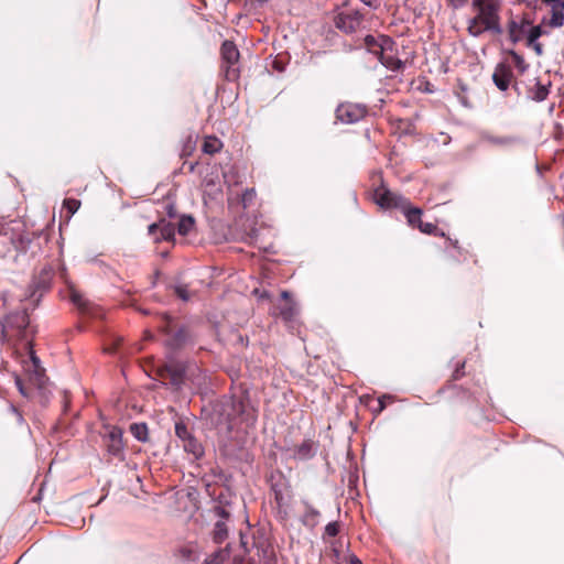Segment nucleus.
<instances>
[{
  "mask_svg": "<svg viewBox=\"0 0 564 564\" xmlns=\"http://www.w3.org/2000/svg\"><path fill=\"white\" fill-rule=\"evenodd\" d=\"M63 206L69 213V215H74L80 207V202L75 198H66L63 203Z\"/></svg>",
  "mask_w": 564,
  "mask_h": 564,
  "instance_id": "obj_36",
  "label": "nucleus"
},
{
  "mask_svg": "<svg viewBox=\"0 0 564 564\" xmlns=\"http://www.w3.org/2000/svg\"><path fill=\"white\" fill-rule=\"evenodd\" d=\"M501 0H471L475 15L468 20L467 31L473 37H479L485 32L500 34Z\"/></svg>",
  "mask_w": 564,
  "mask_h": 564,
  "instance_id": "obj_1",
  "label": "nucleus"
},
{
  "mask_svg": "<svg viewBox=\"0 0 564 564\" xmlns=\"http://www.w3.org/2000/svg\"><path fill=\"white\" fill-rule=\"evenodd\" d=\"M165 212L170 218H174L176 216V209L173 204H166Z\"/></svg>",
  "mask_w": 564,
  "mask_h": 564,
  "instance_id": "obj_46",
  "label": "nucleus"
},
{
  "mask_svg": "<svg viewBox=\"0 0 564 564\" xmlns=\"http://www.w3.org/2000/svg\"><path fill=\"white\" fill-rule=\"evenodd\" d=\"M212 538L216 544H221L228 538V527L225 521L217 520L215 522Z\"/></svg>",
  "mask_w": 564,
  "mask_h": 564,
  "instance_id": "obj_20",
  "label": "nucleus"
},
{
  "mask_svg": "<svg viewBox=\"0 0 564 564\" xmlns=\"http://www.w3.org/2000/svg\"><path fill=\"white\" fill-rule=\"evenodd\" d=\"M165 333V346L172 350H178L193 341V334L187 326H181L177 329H172L170 325L163 328Z\"/></svg>",
  "mask_w": 564,
  "mask_h": 564,
  "instance_id": "obj_9",
  "label": "nucleus"
},
{
  "mask_svg": "<svg viewBox=\"0 0 564 564\" xmlns=\"http://www.w3.org/2000/svg\"><path fill=\"white\" fill-rule=\"evenodd\" d=\"M364 4L369 8L377 9L380 6V0H360Z\"/></svg>",
  "mask_w": 564,
  "mask_h": 564,
  "instance_id": "obj_47",
  "label": "nucleus"
},
{
  "mask_svg": "<svg viewBox=\"0 0 564 564\" xmlns=\"http://www.w3.org/2000/svg\"><path fill=\"white\" fill-rule=\"evenodd\" d=\"M544 34V31L541 25L532 26L529 34L527 44L535 43Z\"/></svg>",
  "mask_w": 564,
  "mask_h": 564,
  "instance_id": "obj_35",
  "label": "nucleus"
},
{
  "mask_svg": "<svg viewBox=\"0 0 564 564\" xmlns=\"http://www.w3.org/2000/svg\"><path fill=\"white\" fill-rule=\"evenodd\" d=\"M221 67L228 80H235L239 77L238 62L240 53L236 44L231 41H225L220 47Z\"/></svg>",
  "mask_w": 564,
  "mask_h": 564,
  "instance_id": "obj_5",
  "label": "nucleus"
},
{
  "mask_svg": "<svg viewBox=\"0 0 564 564\" xmlns=\"http://www.w3.org/2000/svg\"><path fill=\"white\" fill-rule=\"evenodd\" d=\"M421 232L423 234H434L436 230H437V226L432 224V223H423V221H420L419 224V227Z\"/></svg>",
  "mask_w": 564,
  "mask_h": 564,
  "instance_id": "obj_39",
  "label": "nucleus"
},
{
  "mask_svg": "<svg viewBox=\"0 0 564 564\" xmlns=\"http://www.w3.org/2000/svg\"><path fill=\"white\" fill-rule=\"evenodd\" d=\"M185 452L191 453L195 458H200L204 455L202 444L192 435L183 442Z\"/></svg>",
  "mask_w": 564,
  "mask_h": 564,
  "instance_id": "obj_22",
  "label": "nucleus"
},
{
  "mask_svg": "<svg viewBox=\"0 0 564 564\" xmlns=\"http://www.w3.org/2000/svg\"><path fill=\"white\" fill-rule=\"evenodd\" d=\"M377 57L380 63L391 70H400L403 67V62L398 58L394 54L395 50L391 53V51H382Z\"/></svg>",
  "mask_w": 564,
  "mask_h": 564,
  "instance_id": "obj_17",
  "label": "nucleus"
},
{
  "mask_svg": "<svg viewBox=\"0 0 564 564\" xmlns=\"http://www.w3.org/2000/svg\"><path fill=\"white\" fill-rule=\"evenodd\" d=\"M554 6L557 8V10H562V12H564V0L557 1V3Z\"/></svg>",
  "mask_w": 564,
  "mask_h": 564,
  "instance_id": "obj_51",
  "label": "nucleus"
},
{
  "mask_svg": "<svg viewBox=\"0 0 564 564\" xmlns=\"http://www.w3.org/2000/svg\"><path fill=\"white\" fill-rule=\"evenodd\" d=\"M460 376H462V373H460V369H459V368H457V369L455 370V372H454V378H455V379H459V378H460Z\"/></svg>",
  "mask_w": 564,
  "mask_h": 564,
  "instance_id": "obj_53",
  "label": "nucleus"
},
{
  "mask_svg": "<svg viewBox=\"0 0 564 564\" xmlns=\"http://www.w3.org/2000/svg\"><path fill=\"white\" fill-rule=\"evenodd\" d=\"M551 28H561L564 25V12L557 10L555 6L552 7V17L549 21Z\"/></svg>",
  "mask_w": 564,
  "mask_h": 564,
  "instance_id": "obj_30",
  "label": "nucleus"
},
{
  "mask_svg": "<svg viewBox=\"0 0 564 564\" xmlns=\"http://www.w3.org/2000/svg\"><path fill=\"white\" fill-rule=\"evenodd\" d=\"M175 434L182 442L186 441L192 436L187 426L183 422H177L175 424Z\"/></svg>",
  "mask_w": 564,
  "mask_h": 564,
  "instance_id": "obj_34",
  "label": "nucleus"
},
{
  "mask_svg": "<svg viewBox=\"0 0 564 564\" xmlns=\"http://www.w3.org/2000/svg\"><path fill=\"white\" fill-rule=\"evenodd\" d=\"M15 384H17V388L19 389L20 393L23 397H28L29 395V393H28V391H26L22 380L19 377H17V379H15Z\"/></svg>",
  "mask_w": 564,
  "mask_h": 564,
  "instance_id": "obj_44",
  "label": "nucleus"
},
{
  "mask_svg": "<svg viewBox=\"0 0 564 564\" xmlns=\"http://www.w3.org/2000/svg\"><path fill=\"white\" fill-rule=\"evenodd\" d=\"M375 203L383 209H401L406 207L408 198L387 188L384 185L373 191Z\"/></svg>",
  "mask_w": 564,
  "mask_h": 564,
  "instance_id": "obj_8",
  "label": "nucleus"
},
{
  "mask_svg": "<svg viewBox=\"0 0 564 564\" xmlns=\"http://www.w3.org/2000/svg\"><path fill=\"white\" fill-rule=\"evenodd\" d=\"M529 47H532L538 56L543 54V46L540 42L535 41V43L527 44Z\"/></svg>",
  "mask_w": 564,
  "mask_h": 564,
  "instance_id": "obj_43",
  "label": "nucleus"
},
{
  "mask_svg": "<svg viewBox=\"0 0 564 564\" xmlns=\"http://www.w3.org/2000/svg\"><path fill=\"white\" fill-rule=\"evenodd\" d=\"M104 444L107 453L120 460L124 459V446L122 441V430L118 426H111L104 435Z\"/></svg>",
  "mask_w": 564,
  "mask_h": 564,
  "instance_id": "obj_10",
  "label": "nucleus"
},
{
  "mask_svg": "<svg viewBox=\"0 0 564 564\" xmlns=\"http://www.w3.org/2000/svg\"><path fill=\"white\" fill-rule=\"evenodd\" d=\"M160 230V223H153L148 227V234L154 236Z\"/></svg>",
  "mask_w": 564,
  "mask_h": 564,
  "instance_id": "obj_48",
  "label": "nucleus"
},
{
  "mask_svg": "<svg viewBox=\"0 0 564 564\" xmlns=\"http://www.w3.org/2000/svg\"><path fill=\"white\" fill-rule=\"evenodd\" d=\"M509 55L512 57L513 63H514L516 67L518 68V70L521 74H523L529 67V65L525 63L524 58L513 50L509 51Z\"/></svg>",
  "mask_w": 564,
  "mask_h": 564,
  "instance_id": "obj_31",
  "label": "nucleus"
},
{
  "mask_svg": "<svg viewBox=\"0 0 564 564\" xmlns=\"http://www.w3.org/2000/svg\"><path fill=\"white\" fill-rule=\"evenodd\" d=\"M30 319L26 308L8 314L2 321V336L7 341H25V346L31 349L30 339Z\"/></svg>",
  "mask_w": 564,
  "mask_h": 564,
  "instance_id": "obj_2",
  "label": "nucleus"
},
{
  "mask_svg": "<svg viewBox=\"0 0 564 564\" xmlns=\"http://www.w3.org/2000/svg\"><path fill=\"white\" fill-rule=\"evenodd\" d=\"M130 432L135 440L139 442H147L149 430L145 423H133L130 425Z\"/></svg>",
  "mask_w": 564,
  "mask_h": 564,
  "instance_id": "obj_26",
  "label": "nucleus"
},
{
  "mask_svg": "<svg viewBox=\"0 0 564 564\" xmlns=\"http://www.w3.org/2000/svg\"><path fill=\"white\" fill-rule=\"evenodd\" d=\"M271 490L274 494V501H275L276 506L279 508L284 507L286 505V499H285V496H284L282 489L280 488L279 484H273L271 486Z\"/></svg>",
  "mask_w": 564,
  "mask_h": 564,
  "instance_id": "obj_32",
  "label": "nucleus"
},
{
  "mask_svg": "<svg viewBox=\"0 0 564 564\" xmlns=\"http://www.w3.org/2000/svg\"><path fill=\"white\" fill-rule=\"evenodd\" d=\"M173 290L177 297H180L182 301L187 302L191 300L192 295L186 284H176L173 286Z\"/></svg>",
  "mask_w": 564,
  "mask_h": 564,
  "instance_id": "obj_33",
  "label": "nucleus"
},
{
  "mask_svg": "<svg viewBox=\"0 0 564 564\" xmlns=\"http://www.w3.org/2000/svg\"><path fill=\"white\" fill-rule=\"evenodd\" d=\"M54 278V269L51 264H45L32 279L24 300L32 301L36 305L43 294L51 288Z\"/></svg>",
  "mask_w": 564,
  "mask_h": 564,
  "instance_id": "obj_4",
  "label": "nucleus"
},
{
  "mask_svg": "<svg viewBox=\"0 0 564 564\" xmlns=\"http://www.w3.org/2000/svg\"><path fill=\"white\" fill-rule=\"evenodd\" d=\"M254 195H256V192L253 188L245 191V193L242 195V202H243L245 207L247 206V204H249L252 200Z\"/></svg>",
  "mask_w": 564,
  "mask_h": 564,
  "instance_id": "obj_41",
  "label": "nucleus"
},
{
  "mask_svg": "<svg viewBox=\"0 0 564 564\" xmlns=\"http://www.w3.org/2000/svg\"><path fill=\"white\" fill-rule=\"evenodd\" d=\"M365 46L369 53L378 56L382 51H394L395 42L389 35H367L364 40Z\"/></svg>",
  "mask_w": 564,
  "mask_h": 564,
  "instance_id": "obj_11",
  "label": "nucleus"
},
{
  "mask_svg": "<svg viewBox=\"0 0 564 564\" xmlns=\"http://www.w3.org/2000/svg\"><path fill=\"white\" fill-rule=\"evenodd\" d=\"M339 533V523L337 521L329 522L325 527L324 535L336 536Z\"/></svg>",
  "mask_w": 564,
  "mask_h": 564,
  "instance_id": "obj_37",
  "label": "nucleus"
},
{
  "mask_svg": "<svg viewBox=\"0 0 564 564\" xmlns=\"http://www.w3.org/2000/svg\"><path fill=\"white\" fill-rule=\"evenodd\" d=\"M229 557V547L218 549L208 555L203 564H223Z\"/></svg>",
  "mask_w": 564,
  "mask_h": 564,
  "instance_id": "obj_23",
  "label": "nucleus"
},
{
  "mask_svg": "<svg viewBox=\"0 0 564 564\" xmlns=\"http://www.w3.org/2000/svg\"><path fill=\"white\" fill-rule=\"evenodd\" d=\"M364 14L359 10L345 9L334 18L335 26L346 34L357 32L364 24Z\"/></svg>",
  "mask_w": 564,
  "mask_h": 564,
  "instance_id": "obj_6",
  "label": "nucleus"
},
{
  "mask_svg": "<svg viewBox=\"0 0 564 564\" xmlns=\"http://www.w3.org/2000/svg\"><path fill=\"white\" fill-rule=\"evenodd\" d=\"M513 78L511 67L505 63L497 64L492 74V82L501 91H506Z\"/></svg>",
  "mask_w": 564,
  "mask_h": 564,
  "instance_id": "obj_13",
  "label": "nucleus"
},
{
  "mask_svg": "<svg viewBox=\"0 0 564 564\" xmlns=\"http://www.w3.org/2000/svg\"><path fill=\"white\" fill-rule=\"evenodd\" d=\"M315 454L313 449V443L311 441H304L297 445L294 449V455L300 459H308Z\"/></svg>",
  "mask_w": 564,
  "mask_h": 564,
  "instance_id": "obj_24",
  "label": "nucleus"
},
{
  "mask_svg": "<svg viewBox=\"0 0 564 564\" xmlns=\"http://www.w3.org/2000/svg\"><path fill=\"white\" fill-rule=\"evenodd\" d=\"M223 143L215 137H209L204 141L203 151L207 154H215L220 151Z\"/></svg>",
  "mask_w": 564,
  "mask_h": 564,
  "instance_id": "obj_28",
  "label": "nucleus"
},
{
  "mask_svg": "<svg viewBox=\"0 0 564 564\" xmlns=\"http://www.w3.org/2000/svg\"><path fill=\"white\" fill-rule=\"evenodd\" d=\"M31 365L28 366L29 380L36 388L42 389L47 380L45 369L41 366V361L35 352L30 349Z\"/></svg>",
  "mask_w": 564,
  "mask_h": 564,
  "instance_id": "obj_12",
  "label": "nucleus"
},
{
  "mask_svg": "<svg viewBox=\"0 0 564 564\" xmlns=\"http://www.w3.org/2000/svg\"><path fill=\"white\" fill-rule=\"evenodd\" d=\"M348 564H362V562L354 554L349 555Z\"/></svg>",
  "mask_w": 564,
  "mask_h": 564,
  "instance_id": "obj_49",
  "label": "nucleus"
},
{
  "mask_svg": "<svg viewBox=\"0 0 564 564\" xmlns=\"http://www.w3.org/2000/svg\"><path fill=\"white\" fill-rule=\"evenodd\" d=\"M383 399H384V397L379 398V400H378V402H379V411H382L386 408V403H384Z\"/></svg>",
  "mask_w": 564,
  "mask_h": 564,
  "instance_id": "obj_52",
  "label": "nucleus"
},
{
  "mask_svg": "<svg viewBox=\"0 0 564 564\" xmlns=\"http://www.w3.org/2000/svg\"><path fill=\"white\" fill-rule=\"evenodd\" d=\"M400 210L403 212L408 223L412 227H419V224L422 216V209L419 207H412L410 200L408 199L406 207L401 208Z\"/></svg>",
  "mask_w": 564,
  "mask_h": 564,
  "instance_id": "obj_18",
  "label": "nucleus"
},
{
  "mask_svg": "<svg viewBox=\"0 0 564 564\" xmlns=\"http://www.w3.org/2000/svg\"><path fill=\"white\" fill-rule=\"evenodd\" d=\"M319 511L310 503H305V512L303 514V524L310 528H314L318 523Z\"/></svg>",
  "mask_w": 564,
  "mask_h": 564,
  "instance_id": "obj_21",
  "label": "nucleus"
},
{
  "mask_svg": "<svg viewBox=\"0 0 564 564\" xmlns=\"http://www.w3.org/2000/svg\"><path fill=\"white\" fill-rule=\"evenodd\" d=\"M279 314L284 321H292L296 313L297 308L293 301L285 302L282 306L279 307Z\"/></svg>",
  "mask_w": 564,
  "mask_h": 564,
  "instance_id": "obj_27",
  "label": "nucleus"
},
{
  "mask_svg": "<svg viewBox=\"0 0 564 564\" xmlns=\"http://www.w3.org/2000/svg\"><path fill=\"white\" fill-rule=\"evenodd\" d=\"M186 370L187 365L184 361L170 357L164 365L158 368L156 372L163 384L178 391L184 384Z\"/></svg>",
  "mask_w": 564,
  "mask_h": 564,
  "instance_id": "obj_3",
  "label": "nucleus"
},
{
  "mask_svg": "<svg viewBox=\"0 0 564 564\" xmlns=\"http://www.w3.org/2000/svg\"><path fill=\"white\" fill-rule=\"evenodd\" d=\"M549 87L550 83L544 85L540 80H536L535 85L529 89L530 98L538 102L544 101L550 94Z\"/></svg>",
  "mask_w": 564,
  "mask_h": 564,
  "instance_id": "obj_19",
  "label": "nucleus"
},
{
  "mask_svg": "<svg viewBox=\"0 0 564 564\" xmlns=\"http://www.w3.org/2000/svg\"><path fill=\"white\" fill-rule=\"evenodd\" d=\"M175 235V226L172 223H166L165 220L160 221V237H155V241L160 240H171Z\"/></svg>",
  "mask_w": 564,
  "mask_h": 564,
  "instance_id": "obj_25",
  "label": "nucleus"
},
{
  "mask_svg": "<svg viewBox=\"0 0 564 564\" xmlns=\"http://www.w3.org/2000/svg\"><path fill=\"white\" fill-rule=\"evenodd\" d=\"M281 297H282L283 300H285V302L291 301V299H290V293H289L288 291H282V292H281Z\"/></svg>",
  "mask_w": 564,
  "mask_h": 564,
  "instance_id": "obj_50",
  "label": "nucleus"
},
{
  "mask_svg": "<svg viewBox=\"0 0 564 564\" xmlns=\"http://www.w3.org/2000/svg\"><path fill=\"white\" fill-rule=\"evenodd\" d=\"M194 227V218L192 216H182L177 223V231L182 236H186Z\"/></svg>",
  "mask_w": 564,
  "mask_h": 564,
  "instance_id": "obj_29",
  "label": "nucleus"
},
{
  "mask_svg": "<svg viewBox=\"0 0 564 564\" xmlns=\"http://www.w3.org/2000/svg\"><path fill=\"white\" fill-rule=\"evenodd\" d=\"M517 28H518L517 23L511 22L509 33H510V40L512 43H517L519 41V37L514 34V31Z\"/></svg>",
  "mask_w": 564,
  "mask_h": 564,
  "instance_id": "obj_42",
  "label": "nucleus"
},
{
  "mask_svg": "<svg viewBox=\"0 0 564 564\" xmlns=\"http://www.w3.org/2000/svg\"><path fill=\"white\" fill-rule=\"evenodd\" d=\"M69 299L72 303L84 314H95V307L77 290L69 286Z\"/></svg>",
  "mask_w": 564,
  "mask_h": 564,
  "instance_id": "obj_16",
  "label": "nucleus"
},
{
  "mask_svg": "<svg viewBox=\"0 0 564 564\" xmlns=\"http://www.w3.org/2000/svg\"><path fill=\"white\" fill-rule=\"evenodd\" d=\"M9 412L15 416L17 423L23 425L25 423L22 413L12 404H9Z\"/></svg>",
  "mask_w": 564,
  "mask_h": 564,
  "instance_id": "obj_40",
  "label": "nucleus"
},
{
  "mask_svg": "<svg viewBox=\"0 0 564 564\" xmlns=\"http://www.w3.org/2000/svg\"><path fill=\"white\" fill-rule=\"evenodd\" d=\"M482 140L491 145L497 147H512L522 142V139L516 135H494L490 133H484Z\"/></svg>",
  "mask_w": 564,
  "mask_h": 564,
  "instance_id": "obj_15",
  "label": "nucleus"
},
{
  "mask_svg": "<svg viewBox=\"0 0 564 564\" xmlns=\"http://www.w3.org/2000/svg\"><path fill=\"white\" fill-rule=\"evenodd\" d=\"M223 413L227 414V430L231 431V421L238 416L242 415L246 412V405L242 400L238 399H231L230 401L221 404Z\"/></svg>",
  "mask_w": 564,
  "mask_h": 564,
  "instance_id": "obj_14",
  "label": "nucleus"
},
{
  "mask_svg": "<svg viewBox=\"0 0 564 564\" xmlns=\"http://www.w3.org/2000/svg\"><path fill=\"white\" fill-rule=\"evenodd\" d=\"M368 112L367 106L357 102H341L335 110L337 121L344 124H352L366 117Z\"/></svg>",
  "mask_w": 564,
  "mask_h": 564,
  "instance_id": "obj_7",
  "label": "nucleus"
},
{
  "mask_svg": "<svg viewBox=\"0 0 564 564\" xmlns=\"http://www.w3.org/2000/svg\"><path fill=\"white\" fill-rule=\"evenodd\" d=\"M273 65H274V68H276L278 70H280V72L282 70V67H280L278 62H274Z\"/></svg>",
  "mask_w": 564,
  "mask_h": 564,
  "instance_id": "obj_54",
  "label": "nucleus"
},
{
  "mask_svg": "<svg viewBox=\"0 0 564 564\" xmlns=\"http://www.w3.org/2000/svg\"><path fill=\"white\" fill-rule=\"evenodd\" d=\"M213 512L215 517L218 518V520L227 521L230 517V513L221 506H215L213 509Z\"/></svg>",
  "mask_w": 564,
  "mask_h": 564,
  "instance_id": "obj_38",
  "label": "nucleus"
},
{
  "mask_svg": "<svg viewBox=\"0 0 564 564\" xmlns=\"http://www.w3.org/2000/svg\"><path fill=\"white\" fill-rule=\"evenodd\" d=\"M448 2L454 9H460L466 6L467 0H448Z\"/></svg>",
  "mask_w": 564,
  "mask_h": 564,
  "instance_id": "obj_45",
  "label": "nucleus"
}]
</instances>
